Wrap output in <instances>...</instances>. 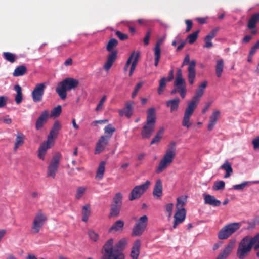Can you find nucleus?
Segmentation results:
<instances>
[{
	"mask_svg": "<svg viewBox=\"0 0 259 259\" xmlns=\"http://www.w3.org/2000/svg\"><path fill=\"white\" fill-rule=\"evenodd\" d=\"M254 246V249L256 250L259 249V233L256 234L253 237L246 236L239 242L236 252V255L239 259H245L249 254Z\"/></svg>",
	"mask_w": 259,
	"mask_h": 259,
	"instance_id": "nucleus-1",
	"label": "nucleus"
},
{
	"mask_svg": "<svg viewBox=\"0 0 259 259\" xmlns=\"http://www.w3.org/2000/svg\"><path fill=\"white\" fill-rule=\"evenodd\" d=\"M156 120L155 109L150 108L147 110L146 122L142 127L141 136L143 139H149L155 130Z\"/></svg>",
	"mask_w": 259,
	"mask_h": 259,
	"instance_id": "nucleus-2",
	"label": "nucleus"
},
{
	"mask_svg": "<svg viewBox=\"0 0 259 259\" xmlns=\"http://www.w3.org/2000/svg\"><path fill=\"white\" fill-rule=\"evenodd\" d=\"M61 125L59 121H56L54 123L53 127L51 130L48 136L46 142H44L38 148V157L41 160H44L47 150L50 148L54 144V139L55 138L61 129Z\"/></svg>",
	"mask_w": 259,
	"mask_h": 259,
	"instance_id": "nucleus-3",
	"label": "nucleus"
},
{
	"mask_svg": "<svg viewBox=\"0 0 259 259\" xmlns=\"http://www.w3.org/2000/svg\"><path fill=\"white\" fill-rule=\"evenodd\" d=\"M78 84L79 81L77 79L68 77L58 83L55 91L60 99L64 100L67 97V91L75 89Z\"/></svg>",
	"mask_w": 259,
	"mask_h": 259,
	"instance_id": "nucleus-4",
	"label": "nucleus"
},
{
	"mask_svg": "<svg viewBox=\"0 0 259 259\" xmlns=\"http://www.w3.org/2000/svg\"><path fill=\"white\" fill-rule=\"evenodd\" d=\"M176 156V143L171 142L169 145L163 158L160 160L156 170L157 174H160L172 162Z\"/></svg>",
	"mask_w": 259,
	"mask_h": 259,
	"instance_id": "nucleus-5",
	"label": "nucleus"
},
{
	"mask_svg": "<svg viewBox=\"0 0 259 259\" xmlns=\"http://www.w3.org/2000/svg\"><path fill=\"white\" fill-rule=\"evenodd\" d=\"M241 223H232L224 226L219 232L218 237L219 239L228 238L241 227Z\"/></svg>",
	"mask_w": 259,
	"mask_h": 259,
	"instance_id": "nucleus-6",
	"label": "nucleus"
},
{
	"mask_svg": "<svg viewBox=\"0 0 259 259\" xmlns=\"http://www.w3.org/2000/svg\"><path fill=\"white\" fill-rule=\"evenodd\" d=\"M148 219L147 215L141 217L136 222L132 229V236H141L146 229L148 224Z\"/></svg>",
	"mask_w": 259,
	"mask_h": 259,
	"instance_id": "nucleus-7",
	"label": "nucleus"
},
{
	"mask_svg": "<svg viewBox=\"0 0 259 259\" xmlns=\"http://www.w3.org/2000/svg\"><path fill=\"white\" fill-rule=\"evenodd\" d=\"M61 158V154L59 152L53 155L48 166L47 177H50L53 179H55L56 174L58 171L59 166Z\"/></svg>",
	"mask_w": 259,
	"mask_h": 259,
	"instance_id": "nucleus-8",
	"label": "nucleus"
},
{
	"mask_svg": "<svg viewBox=\"0 0 259 259\" xmlns=\"http://www.w3.org/2000/svg\"><path fill=\"white\" fill-rule=\"evenodd\" d=\"M150 182L147 180L144 183L135 186L132 190L130 196L129 200L133 201L134 200L140 198L141 196L147 191L150 185Z\"/></svg>",
	"mask_w": 259,
	"mask_h": 259,
	"instance_id": "nucleus-9",
	"label": "nucleus"
},
{
	"mask_svg": "<svg viewBox=\"0 0 259 259\" xmlns=\"http://www.w3.org/2000/svg\"><path fill=\"white\" fill-rule=\"evenodd\" d=\"M188 64L189 67L188 68V78L189 84L192 85L194 83L196 77V61L194 60L190 61V56L188 54H187L185 57L182 66L186 65Z\"/></svg>",
	"mask_w": 259,
	"mask_h": 259,
	"instance_id": "nucleus-10",
	"label": "nucleus"
},
{
	"mask_svg": "<svg viewBox=\"0 0 259 259\" xmlns=\"http://www.w3.org/2000/svg\"><path fill=\"white\" fill-rule=\"evenodd\" d=\"M46 220V216L42 213L41 210H39L36 214L32 224L31 229L33 233L36 234L38 233Z\"/></svg>",
	"mask_w": 259,
	"mask_h": 259,
	"instance_id": "nucleus-11",
	"label": "nucleus"
},
{
	"mask_svg": "<svg viewBox=\"0 0 259 259\" xmlns=\"http://www.w3.org/2000/svg\"><path fill=\"white\" fill-rule=\"evenodd\" d=\"M46 85L45 83L37 84L32 92V98L33 102L35 103L41 101L44 94Z\"/></svg>",
	"mask_w": 259,
	"mask_h": 259,
	"instance_id": "nucleus-12",
	"label": "nucleus"
},
{
	"mask_svg": "<svg viewBox=\"0 0 259 259\" xmlns=\"http://www.w3.org/2000/svg\"><path fill=\"white\" fill-rule=\"evenodd\" d=\"M195 110V108L187 105L182 120V125L183 126L189 128L191 126L192 123L190 121V119Z\"/></svg>",
	"mask_w": 259,
	"mask_h": 259,
	"instance_id": "nucleus-13",
	"label": "nucleus"
},
{
	"mask_svg": "<svg viewBox=\"0 0 259 259\" xmlns=\"http://www.w3.org/2000/svg\"><path fill=\"white\" fill-rule=\"evenodd\" d=\"M186 215V211L184 208L177 210L174 216V222L172 226V229L176 228L179 224L183 222L185 219Z\"/></svg>",
	"mask_w": 259,
	"mask_h": 259,
	"instance_id": "nucleus-14",
	"label": "nucleus"
},
{
	"mask_svg": "<svg viewBox=\"0 0 259 259\" xmlns=\"http://www.w3.org/2000/svg\"><path fill=\"white\" fill-rule=\"evenodd\" d=\"M49 118V111L47 110L43 111L40 116L36 120L35 124V128L39 130L47 122Z\"/></svg>",
	"mask_w": 259,
	"mask_h": 259,
	"instance_id": "nucleus-15",
	"label": "nucleus"
},
{
	"mask_svg": "<svg viewBox=\"0 0 259 259\" xmlns=\"http://www.w3.org/2000/svg\"><path fill=\"white\" fill-rule=\"evenodd\" d=\"M108 137L102 136L96 144L95 154H98L103 152L108 145Z\"/></svg>",
	"mask_w": 259,
	"mask_h": 259,
	"instance_id": "nucleus-16",
	"label": "nucleus"
},
{
	"mask_svg": "<svg viewBox=\"0 0 259 259\" xmlns=\"http://www.w3.org/2000/svg\"><path fill=\"white\" fill-rule=\"evenodd\" d=\"M134 102L133 101L127 102L125 103V108L123 109L119 110V114L120 116H123L124 115L130 118L133 113V108Z\"/></svg>",
	"mask_w": 259,
	"mask_h": 259,
	"instance_id": "nucleus-17",
	"label": "nucleus"
},
{
	"mask_svg": "<svg viewBox=\"0 0 259 259\" xmlns=\"http://www.w3.org/2000/svg\"><path fill=\"white\" fill-rule=\"evenodd\" d=\"M117 56V52L116 51H112L111 53L108 55L107 60L103 66V68L106 71H107L111 68L116 60Z\"/></svg>",
	"mask_w": 259,
	"mask_h": 259,
	"instance_id": "nucleus-18",
	"label": "nucleus"
},
{
	"mask_svg": "<svg viewBox=\"0 0 259 259\" xmlns=\"http://www.w3.org/2000/svg\"><path fill=\"white\" fill-rule=\"evenodd\" d=\"M162 181L160 179L156 180L153 191V197L156 199H160L163 194Z\"/></svg>",
	"mask_w": 259,
	"mask_h": 259,
	"instance_id": "nucleus-19",
	"label": "nucleus"
},
{
	"mask_svg": "<svg viewBox=\"0 0 259 259\" xmlns=\"http://www.w3.org/2000/svg\"><path fill=\"white\" fill-rule=\"evenodd\" d=\"M114 242L112 238L109 239L104 244L103 247V256L101 259H111V245Z\"/></svg>",
	"mask_w": 259,
	"mask_h": 259,
	"instance_id": "nucleus-20",
	"label": "nucleus"
},
{
	"mask_svg": "<svg viewBox=\"0 0 259 259\" xmlns=\"http://www.w3.org/2000/svg\"><path fill=\"white\" fill-rule=\"evenodd\" d=\"M203 93L204 92L196 90L194 96L192 100L188 103L187 105L196 109Z\"/></svg>",
	"mask_w": 259,
	"mask_h": 259,
	"instance_id": "nucleus-21",
	"label": "nucleus"
},
{
	"mask_svg": "<svg viewBox=\"0 0 259 259\" xmlns=\"http://www.w3.org/2000/svg\"><path fill=\"white\" fill-rule=\"evenodd\" d=\"M203 93L204 92L196 90L194 96L192 100L188 103L187 105L196 109Z\"/></svg>",
	"mask_w": 259,
	"mask_h": 259,
	"instance_id": "nucleus-22",
	"label": "nucleus"
},
{
	"mask_svg": "<svg viewBox=\"0 0 259 259\" xmlns=\"http://www.w3.org/2000/svg\"><path fill=\"white\" fill-rule=\"evenodd\" d=\"M204 200L205 204H208L214 207L219 206L221 204L220 200L209 194H205L204 195Z\"/></svg>",
	"mask_w": 259,
	"mask_h": 259,
	"instance_id": "nucleus-23",
	"label": "nucleus"
},
{
	"mask_svg": "<svg viewBox=\"0 0 259 259\" xmlns=\"http://www.w3.org/2000/svg\"><path fill=\"white\" fill-rule=\"evenodd\" d=\"M220 112L218 110H214L212 112L211 115L210 117L208 125V130L211 131L214 125L216 124L217 122L220 118Z\"/></svg>",
	"mask_w": 259,
	"mask_h": 259,
	"instance_id": "nucleus-24",
	"label": "nucleus"
},
{
	"mask_svg": "<svg viewBox=\"0 0 259 259\" xmlns=\"http://www.w3.org/2000/svg\"><path fill=\"white\" fill-rule=\"evenodd\" d=\"M25 139V135L22 133L18 132L13 147L14 151H16L19 147L22 146L24 144Z\"/></svg>",
	"mask_w": 259,
	"mask_h": 259,
	"instance_id": "nucleus-25",
	"label": "nucleus"
},
{
	"mask_svg": "<svg viewBox=\"0 0 259 259\" xmlns=\"http://www.w3.org/2000/svg\"><path fill=\"white\" fill-rule=\"evenodd\" d=\"M180 102V99L179 98H176L174 99L167 101L166 105L167 107L170 108V111L172 113L178 110Z\"/></svg>",
	"mask_w": 259,
	"mask_h": 259,
	"instance_id": "nucleus-26",
	"label": "nucleus"
},
{
	"mask_svg": "<svg viewBox=\"0 0 259 259\" xmlns=\"http://www.w3.org/2000/svg\"><path fill=\"white\" fill-rule=\"evenodd\" d=\"M141 246V241L137 239L135 242L131 253V257L132 259H137L140 254V249Z\"/></svg>",
	"mask_w": 259,
	"mask_h": 259,
	"instance_id": "nucleus-27",
	"label": "nucleus"
},
{
	"mask_svg": "<svg viewBox=\"0 0 259 259\" xmlns=\"http://www.w3.org/2000/svg\"><path fill=\"white\" fill-rule=\"evenodd\" d=\"M234 241H230L219 256H221L223 259L226 258L232 251L234 246Z\"/></svg>",
	"mask_w": 259,
	"mask_h": 259,
	"instance_id": "nucleus-28",
	"label": "nucleus"
},
{
	"mask_svg": "<svg viewBox=\"0 0 259 259\" xmlns=\"http://www.w3.org/2000/svg\"><path fill=\"white\" fill-rule=\"evenodd\" d=\"M259 22V13L253 14L250 18L247 24V27L249 29H254L256 24Z\"/></svg>",
	"mask_w": 259,
	"mask_h": 259,
	"instance_id": "nucleus-29",
	"label": "nucleus"
},
{
	"mask_svg": "<svg viewBox=\"0 0 259 259\" xmlns=\"http://www.w3.org/2000/svg\"><path fill=\"white\" fill-rule=\"evenodd\" d=\"M220 168L226 171V174L224 177V178H229L233 173V169L231 164L228 160H226Z\"/></svg>",
	"mask_w": 259,
	"mask_h": 259,
	"instance_id": "nucleus-30",
	"label": "nucleus"
},
{
	"mask_svg": "<svg viewBox=\"0 0 259 259\" xmlns=\"http://www.w3.org/2000/svg\"><path fill=\"white\" fill-rule=\"evenodd\" d=\"M124 223L122 220H118L116 221L112 226L110 228L109 232L112 231H121L123 229Z\"/></svg>",
	"mask_w": 259,
	"mask_h": 259,
	"instance_id": "nucleus-31",
	"label": "nucleus"
},
{
	"mask_svg": "<svg viewBox=\"0 0 259 259\" xmlns=\"http://www.w3.org/2000/svg\"><path fill=\"white\" fill-rule=\"evenodd\" d=\"M91 214L90 205L88 204L82 207V221L87 222Z\"/></svg>",
	"mask_w": 259,
	"mask_h": 259,
	"instance_id": "nucleus-32",
	"label": "nucleus"
},
{
	"mask_svg": "<svg viewBox=\"0 0 259 259\" xmlns=\"http://www.w3.org/2000/svg\"><path fill=\"white\" fill-rule=\"evenodd\" d=\"M127 244V240L126 238H122L113 247V251H118L122 252L123 249L125 247Z\"/></svg>",
	"mask_w": 259,
	"mask_h": 259,
	"instance_id": "nucleus-33",
	"label": "nucleus"
},
{
	"mask_svg": "<svg viewBox=\"0 0 259 259\" xmlns=\"http://www.w3.org/2000/svg\"><path fill=\"white\" fill-rule=\"evenodd\" d=\"M224 66V60L223 59L218 60L215 66V72L218 77L222 76Z\"/></svg>",
	"mask_w": 259,
	"mask_h": 259,
	"instance_id": "nucleus-34",
	"label": "nucleus"
},
{
	"mask_svg": "<svg viewBox=\"0 0 259 259\" xmlns=\"http://www.w3.org/2000/svg\"><path fill=\"white\" fill-rule=\"evenodd\" d=\"M27 69L24 65H20L14 70L13 75L15 77L20 76L24 75Z\"/></svg>",
	"mask_w": 259,
	"mask_h": 259,
	"instance_id": "nucleus-35",
	"label": "nucleus"
},
{
	"mask_svg": "<svg viewBox=\"0 0 259 259\" xmlns=\"http://www.w3.org/2000/svg\"><path fill=\"white\" fill-rule=\"evenodd\" d=\"M184 84H186V82L183 78L181 69H179L177 71L176 77L174 81V85H180Z\"/></svg>",
	"mask_w": 259,
	"mask_h": 259,
	"instance_id": "nucleus-36",
	"label": "nucleus"
},
{
	"mask_svg": "<svg viewBox=\"0 0 259 259\" xmlns=\"http://www.w3.org/2000/svg\"><path fill=\"white\" fill-rule=\"evenodd\" d=\"M137 56L138 60L139 59L140 56V52H133L129 58H128L125 65L124 67V71L126 72L128 69V67L131 63H132L133 61L134 60L135 57Z\"/></svg>",
	"mask_w": 259,
	"mask_h": 259,
	"instance_id": "nucleus-37",
	"label": "nucleus"
},
{
	"mask_svg": "<svg viewBox=\"0 0 259 259\" xmlns=\"http://www.w3.org/2000/svg\"><path fill=\"white\" fill-rule=\"evenodd\" d=\"M14 90L17 92L15 96V101L17 104H19L22 101V93L21 87L17 84L14 86Z\"/></svg>",
	"mask_w": 259,
	"mask_h": 259,
	"instance_id": "nucleus-38",
	"label": "nucleus"
},
{
	"mask_svg": "<svg viewBox=\"0 0 259 259\" xmlns=\"http://www.w3.org/2000/svg\"><path fill=\"white\" fill-rule=\"evenodd\" d=\"M122 194L120 192L117 193L113 197V202L111 204L122 207Z\"/></svg>",
	"mask_w": 259,
	"mask_h": 259,
	"instance_id": "nucleus-39",
	"label": "nucleus"
},
{
	"mask_svg": "<svg viewBox=\"0 0 259 259\" xmlns=\"http://www.w3.org/2000/svg\"><path fill=\"white\" fill-rule=\"evenodd\" d=\"M121 209V206L111 204L110 212V217H117L119 215Z\"/></svg>",
	"mask_w": 259,
	"mask_h": 259,
	"instance_id": "nucleus-40",
	"label": "nucleus"
},
{
	"mask_svg": "<svg viewBox=\"0 0 259 259\" xmlns=\"http://www.w3.org/2000/svg\"><path fill=\"white\" fill-rule=\"evenodd\" d=\"M111 251V259H124V255L122 252L113 251V243H112Z\"/></svg>",
	"mask_w": 259,
	"mask_h": 259,
	"instance_id": "nucleus-41",
	"label": "nucleus"
},
{
	"mask_svg": "<svg viewBox=\"0 0 259 259\" xmlns=\"http://www.w3.org/2000/svg\"><path fill=\"white\" fill-rule=\"evenodd\" d=\"M3 56L5 60L10 62L11 63H14L16 61V59L17 57L14 54L8 52H5L3 53Z\"/></svg>",
	"mask_w": 259,
	"mask_h": 259,
	"instance_id": "nucleus-42",
	"label": "nucleus"
},
{
	"mask_svg": "<svg viewBox=\"0 0 259 259\" xmlns=\"http://www.w3.org/2000/svg\"><path fill=\"white\" fill-rule=\"evenodd\" d=\"M115 128L113 127L111 124H108L104 128L105 133L106 135H104L106 137H108V140L112 137L113 134L115 131Z\"/></svg>",
	"mask_w": 259,
	"mask_h": 259,
	"instance_id": "nucleus-43",
	"label": "nucleus"
},
{
	"mask_svg": "<svg viewBox=\"0 0 259 259\" xmlns=\"http://www.w3.org/2000/svg\"><path fill=\"white\" fill-rule=\"evenodd\" d=\"M168 81L167 80V78L166 77H162L160 81L159 84V87L157 89V92L159 95L162 94L163 92L164 91V89L166 85V82Z\"/></svg>",
	"mask_w": 259,
	"mask_h": 259,
	"instance_id": "nucleus-44",
	"label": "nucleus"
},
{
	"mask_svg": "<svg viewBox=\"0 0 259 259\" xmlns=\"http://www.w3.org/2000/svg\"><path fill=\"white\" fill-rule=\"evenodd\" d=\"M105 162L102 161L100 162L99 167L98 168L96 177H98L100 179L103 178L104 171H105Z\"/></svg>",
	"mask_w": 259,
	"mask_h": 259,
	"instance_id": "nucleus-45",
	"label": "nucleus"
},
{
	"mask_svg": "<svg viewBox=\"0 0 259 259\" xmlns=\"http://www.w3.org/2000/svg\"><path fill=\"white\" fill-rule=\"evenodd\" d=\"M117 45L118 41L115 38H111L107 45L106 49L108 51L111 52Z\"/></svg>",
	"mask_w": 259,
	"mask_h": 259,
	"instance_id": "nucleus-46",
	"label": "nucleus"
},
{
	"mask_svg": "<svg viewBox=\"0 0 259 259\" xmlns=\"http://www.w3.org/2000/svg\"><path fill=\"white\" fill-rule=\"evenodd\" d=\"M199 32V30H198L188 36L187 40L189 44H192L198 38Z\"/></svg>",
	"mask_w": 259,
	"mask_h": 259,
	"instance_id": "nucleus-47",
	"label": "nucleus"
},
{
	"mask_svg": "<svg viewBox=\"0 0 259 259\" xmlns=\"http://www.w3.org/2000/svg\"><path fill=\"white\" fill-rule=\"evenodd\" d=\"M61 111L62 108L61 105H58L52 110L50 117H57L60 115Z\"/></svg>",
	"mask_w": 259,
	"mask_h": 259,
	"instance_id": "nucleus-48",
	"label": "nucleus"
},
{
	"mask_svg": "<svg viewBox=\"0 0 259 259\" xmlns=\"http://www.w3.org/2000/svg\"><path fill=\"white\" fill-rule=\"evenodd\" d=\"M225 186V183L223 181H219L214 182L212 187L213 190L218 191L223 190Z\"/></svg>",
	"mask_w": 259,
	"mask_h": 259,
	"instance_id": "nucleus-49",
	"label": "nucleus"
},
{
	"mask_svg": "<svg viewBox=\"0 0 259 259\" xmlns=\"http://www.w3.org/2000/svg\"><path fill=\"white\" fill-rule=\"evenodd\" d=\"M187 197H180L177 198L176 207L177 209H180L184 206L186 202Z\"/></svg>",
	"mask_w": 259,
	"mask_h": 259,
	"instance_id": "nucleus-50",
	"label": "nucleus"
},
{
	"mask_svg": "<svg viewBox=\"0 0 259 259\" xmlns=\"http://www.w3.org/2000/svg\"><path fill=\"white\" fill-rule=\"evenodd\" d=\"M87 190V188L84 187H79L77 189L75 198L77 199H80Z\"/></svg>",
	"mask_w": 259,
	"mask_h": 259,
	"instance_id": "nucleus-51",
	"label": "nucleus"
},
{
	"mask_svg": "<svg viewBox=\"0 0 259 259\" xmlns=\"http://www.w3.org/2000/svg\"><path fill=\"white\" fill-rule=\"evenodd\" d=\"M250 182H244L240 184L235 185L233 186L232 188L234 190H243Z\"/></svg>",
	"mask_w": 259,
	"mask_h": 259,
	"instance_id": "nucleus-52",
	"label": "nucleus"
},
{
	"mask_svg": "<svg viewBox=\"0 0 259 259\" xmlns=\"http://www.w3.org/2000/svg\"><path fill=\"white\" fill-rule=\"evenodd\" d=\"M137 63H138V57L137 56L132 63L131 68H130V73H129L130 76H131L132 75V74L135 69V68L136 67Z\"/></svg>",
	"mask_w": 259,
	"mask_h": 259,
	"instance_id": "nucleus-53",
	"label": "nucleus"
},
{
	"mask_svg": "<svg viewBox=\"0 0 259 259\" xmlns=\"http://www.w3.org/2000/svg\"><path fill=\"white\" fill-rule=\"evenodd\" d=\"M173 207H174V204L171 203L167 204L165 206V210L168 213V218H170L172 215Z\"/></svg>",
	"mask_w": 259,
	"mask_h": 259,
	"instance_id": "nucleus-54",
	"label": "nucleus"
},
{
	"mask_svg": "<svg viewBox=\"0 0 259 259\" xmlns=\"http://www.w3.org/2000/svg\"><path fill=\"white\" fill-rule=\"evenodd\" d=\"M179 89H180L179 93L180 94L182 98L184 99L186 95V84H184L181 85V88H180Z\"/></svg>",
	"mask_w": 259,
	"mask_h": 259,
	"instance_id": "nucleus-55",
	"label": "nucleus"
},
{
	"mask_svg": "<svg viewBox=\"0 0 259 259\" xmlns=\"http://www.w3.org/2000/svg\"><path fill=\"white\" fill-rule=\"evenodd\" d=\"M88 235L90 238L94 241H96L99 238V235L93 230H89Z\"/></svg>",
	"mask_w": 259,
	"mask_h": 259,
	"instance_id": "nucleus-56",
	"label": "nucleus"
},
{
	"mask_svg": "<svg viewBox=\"0 0 259 259\" xmlns=\"http://www.w3.org/2000/svg\"><path fill=\"white\" fill-rule=\"evenodd\" d=\"M142 85H143V82H140L136 85V87L134 88V90L132 95V98H134L136 97L138 91H139V90L140 89V88H141Z\"/></svg>",
	"mask_w": 259,
	"mask_h": 259,
	"instance_id": "nucleus-57",
	"label": "nucleus"
},
{
	"mask_svg": "<svg viewBox=\"0 0 259 259\" xmlns=\"http://www.w3.org/2000/svg\"><path fill=\"white\" fill-rule=\"evenodd\" d=\"M259 48V40H258L251 48L249 52V57L252 56Z\"/></svg>",
	"mask_w": 259,
	"mask_h": 259,
	"instance_id": "nucleus-58",
	"label": "nucleus"
},
{
	"mask_svg": "<svg viewBox=\"0 0 259 259\" xmlns=\"http://www.w3.org/2000/svg\"><path fill=\"white\" fill-rule=\"evenodd\" d=\"M219 30V28H215L212 30L206 36L208 39H213L217 35V32Z\"/></svg>",
	"mask_w": 259,
	"mask_h": 259,
	"instance_id": "nucleus-59",
	"label": "nucleus"
},
{
	"mask_svg": "<svg viewBox=\"0 0 259 259\" xmlns=\"http://www.w3.org/2000/svg\"><path fill=\"white\" fill-rule=\"evenodd\" d=\"M116 36L121 40H125L128 38V35L126 34L122 33L119 31H117L115 33Z\"/></svg>",
	"mask_w": 259,
	"mask_h": 259,
	"instance_id": "nucleus-60",
	"label": "nucleus"
},
{
	"mask_svg": "<svg viewBox=\"0 0 259 259\" xmlns=\"http://www.w3.org/2000/svg\"><path fill=\"white\" fill-rule=\"evenodd\" d=\"M150 36L151 31L149 30L146 32V35L143 39V41L145 46H147L149 45Z\"/></svg>",
	"mask_w": 259,
	"mask_h": 259,
	"instance_id": "nucleus-61",
	"label": "nucleus"
},
{
	"mask_svg": "<svg viewBox=\"0 0 259 259\" xmlns=\"http://www.w3.org/2000/svg\"><path fill=\"white\" fill-rule=\"evenodd\" d=\"M106 96H104L102 98V99L100 101L99 103H98L97 107L96 108V110L97 111H99L101 109V107L103 106V105L104 104V103L106 100Z\"/></svg>",
	"mask_w": 259,
	"mask_h": 259,
	"instance_id": "nucleus-62",
	"label": "nucleus"
},
{
	"mask_svg": "<svg viewBox=\"0 0 259 259\" xmlns=\"http://www.w3.org/2000/svg\"><path fill=\"white\" fill-rule=\"evenodd\" d=\"M160 55L161 53H159V52L157 51L156 53H154V65L157 67L158 66L159 61L160 59Z\"/></svg>",
	"mask_w": 259,
	"mask_h": 259,
	"instance_id": "nucleus-63",
	"label": "nucleus"
},
{
	"mask_svg": "<svg viewBox=\"0 0 259 259\" xmlns=\"http://www.w3.org/2000/svg\"><path fill=\"white\" fill-rule=\"evenodd\" d=\"M254 149L259 148V136L254 139L252 142Z\"/></svg>",
	"mask_w": 259,
	"mask_h": 259,
	"instance_id": "nucleus-64",
	"label": "nucleus"
}]
</instances>
